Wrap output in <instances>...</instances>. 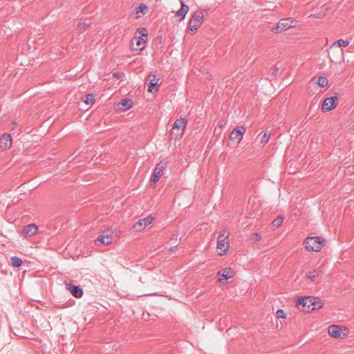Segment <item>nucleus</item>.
<instances>
[{"instance_id": "21", "label": "nucleus", "mask_w": 354, "mask_h": 354, "mask_svg": "<svg viewBox=\"0 0 354 354\" xmlns=\"http://www.w3.org/2000/svg\"><path fill=\"white\" fill-rule=\"evenodd\" d=\"M217 274L219 277L218 281L221 283L223 281L222 277L228 279L233 277V272L231 268H225L218 271Z\"/></svg>"}, {"instance_id": "12", "label": "nucleus", "mask_w": 354, "mask_h": 354, "mask_svg": "<svg viewBox=\"0 0 354 354\" xmlns=\"http://www.w3.org/2000/svg\"><path fill=\"white\" fill-rule=\"evenodd\" d=\"M12 145V138L10 134L4 133L0 138V149L6 151L11 148Z\"/></svg>"}, {"instance_id": "9", "label": "nucleus", "mask_w": 354, "mask_h": 354, "mask_svg": "<svg viewBox=\"0 0 354 354\" xmlns=\"http://www.w3.org/2000/svg\"><path fill=\"white\" fill-rule=\"evenodd\" d=\"M338 100L337 96L326 97L322 103V111L324 113H327L335 109L337 105Z\"/></svg>"}, {"instance_id": "32", "label": "nucleus", "mask_w": 354, "mask_h": 354, "mask_svg": "<svg viewBox=\"0 0 354 354\" xmlns=\"http://www.w3.org/2000/svg\"><path fill=\"white\" fill-rule=\"evenodd\" d=\"M254 236H255L254 239H255L256 241H260L261 239V235L259 234H258V233H255L254 234Z\"/></svg>"}, {"instance_id": "17", "label": "nucleus", "mask_w": 354, "mask_h": 354, "mask_svg": "<svg viewBox=\"0 0 354 354\" xmlns=\"http://www.w3.org/2000/svg\"><path fill=\"white\" fill-rule=\"evenodd\" d=\"M133 106V101L131 99L126 98L120 100L116 105V110L118 111H126Z\"/></svg>"}, {"instance_id": "8", "label": "nucleus", "mask_w": 354, "mask_h": 354, "mask_svg": "<svg viewBox=\"0 0 354 354\" xmlns=\"http://www.w3.org/2000/svg\"><path fill=\"white\" fill-rule=\"evenodd\" d=\"M180 1V7L177 9V8L173 7L172 11L174 13V17L176 21H182L185 18L189 10V8L187 5H186L183 0Z\"/></svg>"}, {"instance_id": "27", "label": "nucleus", "mask_w": 354, "mask_h": 354, "mask_svg": "<svg viewBox=\"0 0 354 354\" xmlns=\"http://www.w3.org/2000/svg\"><path fill=\"white\" fill-rule=\"evenodd\" d=\"M84 102L86 104H93L95 102V97L93 94L89 93L85 96Z\"/></svg>"}, {"instance_id": "14", "label": "nucleus", "mask_w": 354, "mask_h": 354, "mask_svg": "<svg viewBox=\"0 0 354 354\" xmlns=\"http://www.w3.org/2000/svg\"><path fill=\"white\" fill-rule=\"evenodd\" d=\"M38 231V227L34 223H30L25 225L22 230V234L26 237H31L37 234Z\"/></svg>"}, {"instance_id": "20", "label": "nucleus", "mask_w": 354, "mask_h": 354, "mask_svg": "<svg viewBox=\"0 0 354 354\" xmlns=\"http://www.w3.org/2000/svg\"><path fill=\"white\" fill-rule=\"evenodd\" d=\"M113 240V236L111 234H101L98 236V238L95 240V245H108L111 243Z\"/></svg>"}, {"instance_id": "1", "label": "nucleus", "mask_w": 354, "mask_h": 354, "mask_svg": "<svg viewBox=\"0 0 354 354\" xmlns=\"http://www.w3.org/2000/svg\"><path fill=\"white\" fill-rule=\"evenodd\" d=\"M205 21V14L202 10L194 12L188 22L187 31L190 35H195Z\"/></svg>"}, {"instance_id": "7", "label": "nucleus", "mask_w": 354, "mask_h": 354, "mask_svg": "<svg viewBox=\"0 0 354 354\" xmlns=\"http://www.w3.org/2000/svg\"><path fill=\"white\" fill-rule=\"evenodd\" d=\"M295 21L291 19H283L277 23L276 27L272 28V31L280 33L295 27Z\"/></svg>"}, {"instance_id": "31", "label": "nucleus", "mask_w": 354, "mask_h": 354, "mask_svg": "<svg viewBox=\"0 0 354 354\" xmlns=\"http://www.w3.org/2000/svg\"><path fill=\"white\" fill-rule=\"evenodd\" d=\"M276 315L277 317L284 318L286 317V314L282 309H279L277 311Z\"/></svg>"}, {"instance_id": "18", "label": "nucleus", "mask_w": 354, "mask_h": 354, "mask_svg": "<svg viewBox=\"0 0 354 354\" xmlns=\"http://www.w3.org/2000/svg\"><path fill=\"white\" fill-rule=\"evenodd\" d=\"M148 11L149 7L145 3H141L134 9L133 15L135 19H138L146 15Z\"/></svg>"}, {"instance_id": "15", "label": "nucleus", "mask_w": 354, "mask_h": 354, "mask_svg": "<svg viewBox=\"0 0 354 354\" xmlns=\"http://www.w3.org/2000/svg\"><path fill=\"white\" fill-rule=\"evenodd\" d=\"M66 289L76 298H81L84 294L82 288L80 286H75L71 283H66Z\"/></svg>"}, {"instance_id": "4", "label": "nucleus", "mask_w": 354, "mask_h": 354, "mask_svg": "<svg viewBox=\"0 0 354 354\" xmlns=\"http://www.w3.org/2000/svg\"><path fill=\"white\" fill-rule=\"evenodd\" d=\"M298 309L304 312H310L316 308H319L322 305L315 302V298L311 297H304L299 299L297 302Z\"/></svg>"}, {"instance_id": "22", "label": "nucleus", "mask_w": 354, "mask_h": 354, "mask_svg": "<svg viewBox=\"0 0 354 354\" xmlns=\"http://www.w3.org/2000/svg\"><path fill=\"white\" fill-rule=\"evenodd\" d=\"M328 334L333 337H341L342 328L337 325H330L328 330Z\"/></svg>"}, {"instance_id": "16", "label": "nucleus", "mask_w": 354, "mask_h": 354, "mask_svg": "<svg viewBox=\"0 0 354 354\" xmlns=\"http://www.w3.org/2000/svg\"><path fill=\"white\" fill-rule=\"evenodd\" d=\"M153 218L151 216H147L138 220L134 225L133 228L136 231H141L145 228L148 225L151 224Z\"/></svg>"}, {"instance_id": "25", "label": "nucleus", "mask_w": 354, "mask_h": 354, "mask_svg": "<svg viewBox=\"0 0 354 354\" xmlns=\"http://www.w3.org/2000/svg\"><path fill=\"white\" fill-rule=\"evenodd\" d=\"M270 133L269 131H265L261 137L259 145L264 147L270 140Z\"/></svg>"}, {"instance_id": "13", "label": "nucleus", "mask_w": 354, "mask_h": 354, "mask_svg": "<svg viewBox=\"0 0 354 354\" xmlns=\"http://www.w3.org/2000/svg\"><path fill=\"white\" fill-rule=\"evenodd\" d=\"M165 169V167L163 165L158 164L156 168L154 169L153 174L152 175L151 180V186L155 187L156 183L159 180L161 176L163 175V171Z\"/></svg>"}, {"instance_id": "23", "label": "nucleus", "mask_w": 354, "mask_h": 354, "mask_svg": "<svg viewBox=\"0 0 354 354\" xmlns=\"http://www.w3.org/2000/svg\"><path fill=\"white\" fill-rule=\"evenodd\" d=\"M315 84H317L319 88H324L328 84V80L327 77L324 76H319L313 79Z\"/></svg>"}, {"instance_id": "30", "label": "nucleus", "mask_w": 354, "mask_h": 354, "mask_svg": "<svg viewBox=\"0 0 354 354\" xmlns=\"http://www.w3.org/2000/svg\"><path fill=\"white\" fill-rule=\"evenodd\" d=\"M228 236H229V234L227 232V230L225 229H223L222 230H221L219 232V234H218V238H221V239H228Z\"/></svg>"}, {"instance_id": "28", "label": "nucleus", "mask_w": 354, "mask_h": 354, "mask_svg": "<svg viewBox=\"0 0 354 354\" xmlns=\"http://www.w3.org/2000/svg\"><path fill=\"white\" fill-rule=\"evenodd\" d=\"M90 27V25L86 22H80L77 24V28L80 32H84Z\"/></svg>"}, {"instance_id": "3", "label": "nucleus", "mask_w": 354, "mask_h": 354, "mask_svg": "<svg viewBox=\"0 0 354 354\" xmlns=\"http://www.w3.org/2000/svg\"><path fill=\"white\" fill-rule=\"evenodd\" d=\"M326 240L322 236H309L307 237L303 245L308 251L318 252L324 245Z\"/></svg>"}, {"instance_id": "29", "label": "nucleus", "mask_w": 354, "mask_h": 354, "mask_svg": "<svg viewBox=\"0 0 354 354\" xmlns=\"http://www.w3.org/2000/svg\"><path fill=\"white\" fill-rule=\"evenodd\" d=\"M283 217L282 216H279L272 221V225L274 227H278L283 223Z\"/></svg>"}, {"instance_id": "24", "label": "nucleus", "mask_w": 354, "mask_h": 354, "mask_svg": "<svg viewBox=\"0 0 354 354\" xmlns=\"http://www.w3.org/2000/svg\"><path fill=\"white\" fill-rule=\"evenodd\" d=\"M322 273L320 268L315 269L313 271H310L306 274L308 279L311 281H315Z\"/></svg>"}, {"instance_id": "10", "label": "nucleus", "mask_w": 354, "mask_h": 354, "mask_svg": "<svg viewBox=\"0 0 354 354\" xmlns=\"http://www.w3.org/2000/svg\"><path fill=\"white\" fill-rule=\"evenodd\" d=\"M246 129L243 127H237L234 129L230 135V139L232 142L239 143L243 138V135Z\"/></svg>"}, {"instance_id": "11", "label": "nucleus", "mask_w": 354, "mask_h": 354, "mask_svg": "<svg viewBox=\"0 0 354 354\" xmlns=\"http://www.w3.org/2000/svg\"><path fill=\"white\" fill-rule=\"evenodd\" d=\"M160 78L155 73H150L148 76L147 82L149 83L148 91L151 93L158 92V82Z\"/></svg>"}, {"instance_id": "26", "label": "nucleus", "mask_w": 354, "mask_h": 354, "mask_svg": "<svg viewBox=\"0 0 354 354\" xmlns=\"http://www.w3.org/2000/svg\"><path fill=\"white\" fill-rule=\"evenodd\" d=\"M10 260L12 266L15 268L20 267L23 262L22 260L17 257H12Z\"/></svg>"}, {"instance_id": "6", "label": "nucleus", "mask_w": 354, "mask_h": 354, "mask_svg": "<svg viewBox=\"0 0 354 354\" xmlns=\"http://www.w3.org/2000/svg\"><path fill=\"white\" fill-rule=\"evenodd\" d=\"M349 44V41L344 40L342 39H338L335 41L328 49V54L333 57V59H337L339 55H344V52L342 50L340 53L338 52V47H346Z\"/></svg>"}, {"instance_id": "2", "label": "nucleus", "mask_w": 354, "mask_h": 354, "mask_svg": "<svg viewBox=\"0 0 354 354\" xmlns=\"http://www.w3.org/2000/svg\"><path fill=\"white\" fill-rule=\"evenodd\" d=\"M148 32L145 28L136 30L134 37L131 39V46L133 50H142L146 46Z\"/></svg>"}, {"instance_id": "5", "label": "nucleus", "mask_w": 354, "mask_h": 354, "mask_svg": "<svg viewBox=\"0 0 354 354\" xmlns=\"http://www.w3.org/2000/svg\"><path fill=\"white\" fill-rule=\"evenodd\" d=\"M187 123V122L185 118L177 119L174 122L170 131L171 135L173 136L175 139L182 138L185 133Z\"/></svg>"}, {"instance_id": "19", "label": "nucleus", "mask_w": 354, "mask_h": 354, "mask_svg": "<svg viewBox=\"0 0 354 354\" xmlns=\"http://www.w3.org/2000/svg\"><path fill=\"white\" fill-rule=\"evenodd\" d=\"M229 245V239L217 238V249L221 250L223 252L221 255L225 254L227 252Z\"/></svg>"}]
</instances>
